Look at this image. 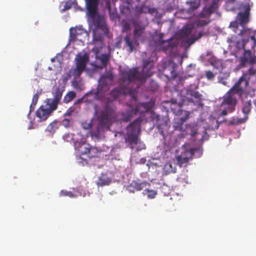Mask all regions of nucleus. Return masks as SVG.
Here are the masks:
<instances>
[{
	"label": "nucleus",
	"mask_w": 256,
	"mask_h": 256,
	"mask_svg": "<svg viewBox=\"0 0 256 256\" xmlns=\"http://www.w3.org/2000/svg\"><path fill=\"white\" fill-rule=\"evenodd\" d=\"M71 114V112H66L65 114H64V116H70Z\"/></svg>",
	"instance_id": "58"
},
{
	"label": "nucleus",
	"mask_w": 256,
	"mask_h": 256,
	"mask_svg": "<svg viewBox=\"0 0 256 256\" xmlns=\"http://www.w3.org/2000/svg\"><path fill=\"white\" fill-rule=\"evenodd\" d=\"M145 191H146V194H147L148 198H154L156 196L157 194L156 192L154 190H150L146 189Z\"/></svg>",
	"instance_id": "40"
},
{
	"label": "nucleus",
	"mask_w": 256,
	"mask_h": 256,
	"mask_svg": "<svg viewBox=\"0 0 256 256\" xmlns=\"http://www.w3.org/2000/svg\"><path fill=\"white\" fill-rule=\"evenodd\" d=\"M242 8L244 10V12H239L238 16L240 24L244 26L249 22L250 6L248 4H245L242 6Z\"/></svg>",
	"instance_id": "13"
},
{
	"label": "nucleus",
	"mask_w": 256,
	"mask_h": 256,
	"mask_svg": "<svg viewBox=\"0 0 256 256\" xmlns=\"http://www.w3.org/2000/svg\"><path fill=\"white\" fill-rule=\"evenodd\" d=\"M94 40H95L102 41V36H99L98 38H96V32H94Z\"/></svg>",
	"instance_id": "52"
},
{
	"label": "nucleus",
	"mask_w": 256,
	"mask_h": 256,
	"mask_svg": "<svg viewBox=\"0 0 256 256\" xmlns=\"http://www.w3.org/2000/svg\"><path fill=\"white\" fill-rule=\"evenodd\" d=\"M83 128L84 129L88 130L90 129L92 127V124L91 122L90 123H85L82 124Z\"/></svg>",
	"instance_id": "48"
},
{
	"label": "nucleus",
	"mask_w": 256,
	"mask_h": 256,
	"mask_svg": "<svg viewBox=\"0 0 256 256\" xmlns=\"http://www.w3.org/2000/svg\"><path fill=\"white\" fill-rule=\"evenodd\" d=\"M256 76V68H254L253 67H250L247 72L243 74L240 76L238 80L236 82L238 84L239 86H240L242 82H244V88L247 86L248 84V80L254 76Z\"/></svg>",
	"instance_id": "11"
},
{
	"label": "nucleus",
	"mask_w": 256,
	"mask_h": 256,
	"mask_svg": "<svg viewBox=\"0 0 256 256\" xmlns=\"http://www.w3.org/2000/svg\"><path fill=\"white\" fill-rule=\"evenodd\" d=\"M72 86L75 88H76V86L78 85V82L76 80H73L72 82Z\"/></svg>",
	"instance_id": "56"
},
{
	"label": "nucleus",
	"mask_w": 256,
	"mask_h": 256,
	"mask_svg": "<svg viewBox=\"0 0 256 256\" xmlns=\"http://www.w3.org/2000/svg\"><path fill=\"white\" fill-rule=\"evenodd\" d=\"M62 92L60 91L59 88H57L55 92L53 98H47L46 100V104L48 106V109L52 112L57 109L58 105L62 98Z\"/></svg>",
	"instance_id": "9"
},
{
	"label": "nucleus",
	"mask_w": 256,
	"mask_h": 256,
	"mask_svg": "<svg viewBox=\"0 0 256 256\" xmlns=\"http://www.w3.org/2000/svg\"><path fill=\"white\" fill-rule=\"evenodd\" d=\"M249 42L248 39H244L242 40L237 41L236 42V46L238 49H244L248 48L247 44Z\"/></svg>",
	"instance_id": "33"
},
{
	"label": "nucleus",
	"mask_w": 256,
	"mask_h": 256,
	"mask_svg": "<svg viewBox=\"0 0 256 256\" xmlns=\"http://www.w3.org/2000/svg\"><path fill=\"white\" fill-rule=\"evenodd\" d=\"M164 169L166 170V172L168 173H170V172H176V168H173L172 164L170 162H167L164 166Z\"/></svg>",
	"instance_id": "37"
},
{
	"label": "nucleus",
	"mask_w": 256,
	"mask_h": 256,
	"mask_svg": "<svg viewBox=\"0 0 256 256\" xmlns=\"http://www.w3.org/2000/svg\"><path fill=\"white\" fill-rule=\"evenodd\" d=\"M176 67V64L172 60H168L165 62L163 71L164 74L169 78H176L177 76Z\"/></svg>",
	"instance_id": "10"
},
{
	"label": "nucleus",
	"mask_w": 256,
	"mask_h": 256,
	"mask_svg": "<svg viewBox=\"0 0 256 256\" xmlns=\"http://www.w3.org/2000/svg\"><path fill=\"white\" fill-rule=\"evenodd\" d=\"M74 4V2L71 0L66 2L64 6V10H68L70 9L72 6Z\"/></svg>",
	"instance_id": "42"
},
{
	"label": "nucleus",
	"mask_w": 256,
	"mask_h": 256,
	"mask_svg": "<svg viewBox=\"0 0 256 256\" xmlns=\"http://www.w3.org/2000/svg\"><path fill=\"white\" fill-rule=\"evenodd\" d=\"M229 112L228 109V107L226 108L223 110L222 112L220 115L222 116H226L228 114V112Z\"/></svg>",
	"instance_id": "50"
},
{
	"label": "nucleus",
	"mask_w": 256,
	"mask_h": 256,
	"mask_svg": "<svg viewBox=\"0 0 256 256\" xmlns=\"http://www.w3.org/2000/svg\"><path fill=\"white\" fill-rule=\"evenodd\" d=\"M114 116V109L109 104H107L104 109L100 112L98 117V123L96 130L91 132V135L98 137L100 134V130H110L112 118Z\"/></svg>",
	"instance_id": "2"
},
{
	"label": "nucleus",
	"mask_w": 256,
	"mask_h": 256,
	"mask_svg": "<svg viewBox=\"0 0 256 256\" xmlns=\"http://www.w3.org/2000/svg\"><path fill=\"white\" fill-rule=\"evenodd\" d=\"M124 28L125 30H130V26L128 23H126L124 24Z\"/></svg>",
	"instance_id": "55"
},
{
	"label": "nucleus",
	"mask_w": 256,
	"mask_h": 256,
	"mask_svg": "<svg viewBox=\"0 0 256 256\" xmlns=\"http://www.w3.org/2000/svg\"><path fill=\"white\" fill-rule=\"evenodd\" d=\"M39 98V94L36 93L34 95L32 99V103L34 104V105H36Z\"/></svg>",
	"instance_id": "46"
},
{
	"label": "nucleus",
	"mask_w": 256,
	"mask_h": 256,
	"mask_svg": "<svg viewBox=\"0 0 256 256\" xmlns=\"http://www.w3.org/2000/svg\"><path fill=\"white\" fill-rule=\"evenodd\" d=\"M80 150L82 154H87L89 158H94L96 155L92 154V152H96V148L90 146L88 144H84L80 146Z\"/></svg>",
	"instance_id": "22"
},
{
	"label": "nucleus",
	"mask_w": 256,
	"mask_h": 256,
	"mask_svg": "<svg viewBox=\"0 0 256 256\" xmlns=\"http://www.w3.org/2000/svg\"><path fill=\"white\" fill-rule=\"evenodd\" d=\"M96 14L92 17L90 16L92 20V23L96 30L101 29L104 30L106 28V26L102 18L100 16H96Z\"/></svg>",
	"instance_id": "19"
},
{
	"label": "nucleus",
	"mask_w": 256,
	"mask_h": 256,
	"mask_svg": "<svg viewBox=\"0 0 256 256\" xmlns=\"http://www.w3.org/2000/svg\"><path fill=\"white\" fill-rule=\"evenodd\" d=\"M133 24L134 26V40L131 39L130 36L128 34H127L124 38L125 45L129 48L130 52L134 50H136L135 45H138L140 42H144L146 36L145 26L136 21L134 22Z\"/></svg>",
	"instance_id": "3"
},
{
	"label": "nucleus",
	"mask_w": 256,
	"mask_h": 256,
	"mask_svg": "<svg viewBox=\"0 0 256 256\" xmlns=\"http://www.w3.org/2000/svg\"><path fill=\"white\" fill-rule=\"evenodd\" d=\"M196 152L198 153V156H200L202 154V150L200 148H190L188 149L186 148H182L180 154L178 156L186 158L190 160L193 158Z\"/></svg>",
	"instance_id": "12"
},
{
	"label": "nucleus",
	"mask_w": 256,
	"mask_h": 256,
	"mask_svg": "<svg viewBox=\"0 0 256 256\" xmlns=\"http://www.w3.org/2000/svg\"><path fill=\"white\" fill-rule=\"evenodd\" d=\"M192 28L190 26H184L182 30L181 34L182 36H186L190 34Z\"/></svg>",
	"instance_id": "38"
},
{
	"label": "nucleus",
	"mask_w": 256,
	"mask_h": 256,
	"mask_svg": "<svg viewBox=\"0 0 256 256\" xmlns=\"http://www.w3.org/2000/svg\"><path fill=\"white\" fill-rule=\"evenodd\" d=\"M160 44L165 52L171 51L175 46H176V44L172 42L170 40L162 41L161 44Z\"/></svg>",
	"instance_id": "26"
},
{
	"label": "nucleus",
	"mask_w": 256,
	"mask_h": 256,
	"mask_svg": "<svg viewBox=\"0 0 256 256\" xmlns=\"http://www.w3.org/2000/svg\"><path fill=\"white\" fill-rule=\"evenodd\" d=\"M35 106L36 105H34V104H33L32 103L31 104L30 106V111H29V113L28 114V116H29V115L30 114V112L34 110V108H35Z\"/></svg>",
	"instance_id": "49"
},
{
	"label": "nucleus",
	"mask_w": 256,
	"mask_h": 256,
	"mask_svg": "<svg viewBox=\"0 0 256 256\" xmlns=\"http://www.w3.org/2000/svg\"><path fill=\"white\" fill-rule=\"evenodd\" d=\"M252 108V102L250 100H244L242 102V112L244 114V118H236V120L230 121V124H239L244 122L248 118V114L250 112Z\"/></svg>",
	"instance_id": "8"
},
{
	"label": "nucleus",
	"mask_w": 256,
	"mask_h": 256,
	"mask_svg": "<svg viewBox=\"0 0 256 256\" xmlns=\"http://www.w3.org/2000/svg\"><path fill=\"white\" fill-rule=\"evenodd\" d=\"M244 50V52L243 57L242 60V62L244 63L246 62H249L250 64L256 63V56H252L251 51L248 48H245Z\"/></svg>",
	"instance_id": "21"
},
{
	"label": "nucleus",
	"mask_w": 256,
	"mask_h": 256,
	"mask_svg": "<svg viewBox=\"0 0 256 256\" xmlns=\"http://www.w3.org/2000/svg\"><path fill=\"white\" fill-rule=\"evenodd\" d=\"M190 4V8L188 10L189 13L198 8L200 5V0H194V1H190L187 2Z\"/></svg>",
	"instance_id": "31"
},
{
	"label": "nucleus",
	"mask_w": 256,
	"mask_h": 256,
	"mask_svg": "<svg viewBox=\"0 0 256 256\" xmlns=\"http://www.w3.org/2000/svg\"><path fill=\"white\" fill-rule=\"evenodd\" d=\"M134 114L133 110H128L124 112L118 113L116 116V120L122 122H127L130 120Z\"/></svg>",
	"instance_id": "16"
},
{
	"label": "nucleus",
	"mask_w": 256,
	"mask_h": 256,
	"mask_svg": "<svg viewBox=\"0 0 256 256\" xmlns=\"http://www.w3.org/2000/svg\"><path fill=\"white\" fill-rule=\"evenodd\" d=\"M76 96V94L74 91L69 92L66 94L64 98V103H68L71 102Z\"/></svg>",
	"instance_id": "34"
},
{
	"label": "nucleus",
	"mask_w": 256,
	"mask_h": 256,
	"mask_svg": "<svg viewBox=\"0 0 256 256\" xmlns=\"http://www.w3.org/2000/svg\"><path fill=\"white\" fill-rule=\"evenodd\" d=\"M142 122L140 118H138L126 127V132L124 136V141L126 144L130 146L132 148H133L132 146L136 144L140 140L138 136L140 133Z\"/></svg>",
	"instance_id": "4"
},
{
	"label": "nucleus",
	"mask_w": 256,
	"mask_h": 256,
	"mask_svg": "<svg viewBox=\"0 0 256 256\" xmlns=\"http://www.w3.org/2000/svg\"><path fill=\"white\" fill-rule=\"evenodd\" d=\"M85 30L79 27H75L74 28H70V37L71 40H76L77 36L84 33H85Z\"/></svg>",
	"instance_id": "24"
},
{
	"label": "nucleus",
	"mask_w": 256,
	"mask_h": 256,
	"mask_svg": "<svg viewBox=\"0 0 256 256\" xmlns=\"http://www.w3.org/2000/svg\"><path fill=\"white\" fill-rule=\"evenodd\" d=\"M206 76L208 80H212L214 77V75L213 72L210 70L206 72Z\"/></svg>",
	"instance_id": "43"
},
{
	"label": "nucleus",
	"mask_w": 256,
	"mask_h": 256,
	"mask_svg": "<svg viewBox=\"0 0 256 256\" xmlns=\"http://www.w3.org/2000/svg\"><path fill=\"white\" fill-rule=\"evenodd\" d=\"M243 92V87L236 83L224 96L222 105L227 106L228 112H232L234 110L237 103L236 94H241Z\"/></svg>",
	"instance_id": "5"
},
{
	"label": "nucleus",
	"mask_w": 256,
	"mask_h": 256,
	"mask_svg": "<svg viewBox=\"0 0 256 256\" xmlns=\"http://www.w3.org/2000/svg\"><path fill=\"white\" fill-rule=\"evenodd\" d=\"M154 68V62L152 61L144 60L142 70V74L144 78L150 76L153 72L152 69Z\"/></svg>",
	"instance_id": "18"
},
{
	"label": "nucleus",
	"mask_w": 256,
	"mask_h": 256,
	"mask_svg": "<svg viewBox=\"0 0 256 256\" xmlns=\"http://www.w3.org/2000/svg\"><path fill=\"white\" fill-rule=\"evenodd\" d=\"M210 22V20L207 21L204 20H200L197 22L196 25L198 26H204L207 25Z\"/></svg>",
	"instance_id": "41"
},
{
	"label": "nucleus",
	"mask_w": 256,
	"mask_h": 256,
	"mask_svg": "<svg viewBox=\"0 0 256 256\" xmlns=\"http://www.w3.org/2000/svg\"><path fill=\"white\" fill-rule=\"evenodd\" d=\"M60 196L64 197L68 196L70 198H75L76 196L72 192L68 191L66 190H62L60 192Z\"/></svg>",
	"instance_id": "35"
},
{
	"label": "nucleus",
	"mask_w": 256,
	"mask_h": 256,
	"mask_svg": "<svg viewBox=\"0 0 256 256\" xmlns=\"http://www.w3.org/2000/svg\"><path fill=\"white\" fill-rule=\"evenodd\" d=\"M114 75L111 72H108L104 76H103V78L105 79H108L112 81L113 80Z\"/></svg>",
	"instance_id": "45"
},
{
	"label": "nucleus",
	"mask_w": 256,
	"mask_h": 256,
	"mask_svg": "<svg viewBox=\"0 0 256 256\" xmlns=\"http://www.w3.org/2000/svg\"><path fill=\"white\" fill-rule=\"evenodd\" d=\"M121 91L118 88H114L110 92V95L114 98V99H116L120 96Z\"/></svg>",
	"instance_id": "39"
},
{
	"label": "nucleus",
	"mask_w": 256,
	"mask_h": 256,
	"mask_svg": "<svg viewBox=\"0 0 256 256\" xmlns=\"http://www.w3.org/2000/svg\"><path fill=\"white\" fill-rule=\"evenodd\" d=\"M148 182H140L139 180H132L127 187V190L134 192L136 190H140L144 187H146Z\"/></svg>",
	"instance_id": "17"
},
{
	"label": "nucleus",
	"mask_w": 256,
	"mask_h": 256,
	"mask_svg": "<svg viewBox=\"0 0 256 256\" xmlns=\"http://www.w3.org/2000/svg\"><path fill=\"white\" fill-rule=\"evenodd\" d=\"M76 60V66L85 69L86 64L88 61V57L86 54H84L82 56L78 55Z\"/></svg>",
	"instance_id": "23"
},
{
	"label": "nucleus",
	"mask_w": 256,
	"mask_h": 256,
	"mask_svg": "<svg viewBox=\"0 0 256 256\" xmlns=\"http://www.w3.org/2000/svg\"><path fill=\"white\" fill-rule=\"evenodd\" d=\"M98 153V151L97 150H96V152H92V154H95L96 155V156L94 157L97 156V154Z\"/></svg>",
	"instance_id": "59"
},
{
	"label": "nucleus",
	"mask_w": 256,
	"mask_h": 256,
	"mask_svg": "<svg viewBox=\"0 0 256 256\" xmlns=\"http://www.w3.org/2000/svg\"><path fill=\"white\" fill-rule=\"evenodd\" d=\"M196 40H198V38H196L191 37L188 38L186 40V42L188 44H194Z\"/></svg>",
	"instance_id": "47"
},
{
	"label": "nucleus",
	"mask_w": 256,
	"mask_h": 256,
	"mask_svg": "<svg viewBox=\"0 0 256 256\" xmlns=\"http://www.w3.org/2000/svg\"><path fill=\"white\" fill-rule=\"evenodd\" d=\"M210 5L208 7H204L200 16L202 18H209L210 15L215 12L218 8V3L220 0H204Z\"/></svg>",
	"instance_id": "7"
},
{
	"label": "nucleus",
	"mask_w": 256,
	"mask_h": 256,
	"mask_svg": "<svg viewBox=\"0 0 256 256\" xmlns=\"http://www.w3.org/2000/svg\"><path fill=\"white\" fill-rule=\"evenodd\" d=\"M252 34H254L255 36V34H256V30L254 31H252Z\"/></svg>",
	"instance_id": "61"
},
{
	"label": "nucleus",
	"mask_w": 256,
	"mask_h": 256,
	"mask_svg": "<svg viewBox=\"0 0 256 256\" xmlns=\"http://www.w3.org/2000/svg\"><path fill=\"white\" fill-rule=\"evenodd\" d=\"M58 122L54 121L50 123L46 128V130L50 134H54L58 129Z\"/></svg>",
	"instance_id": "32"
},
{
	"label": "nucleus",
	"mask_w": 256,
	"mask_h": 256,
	"mask_svg": "<svg viewBox=\"0 0 256 256\" xmlns=\"http://www.w3.org/2000/svg\"><path fill=\"white\" fill-rule=\"evenodd\" d=\"M110 180L108 178L103 175L99 178L98 181L97 182V185L98 186L108 185L110 182Z\"/></svg>",
	"instance_id": "28"
},
{
	"label": "nucleus",
	"mask_w": 256,
	"mask_h": 256,
	"mask_svg": "<svg viewBox=\"0 0 256 256\" xmlns=\"http://www.w3.org/2000/svg\"><path fill=\"white\" fill-rule=\"evenodd\" d=\"M84 70V68L78 67L76 66V68L73 70L72 75L75 78H78L80 76L82 72Z\"/></svg>",
	"instance_id": "36"
},
{
	"label": "nucleus",
	"mask_w": 256,
	"mask_h": 256,
	"mask_svg": "<svg viewBox=\"0 0 256 256\" xmlns=\"http://www.w3.org/2000/svg\"><path fill=\"white\" fill-rule=\"evenodd\" d=\"M235 2V0H228L226 1V4H230V3H233Z\"/></svg>",
	"instance_id": "57"
},
{
	"label": "nucleus",
	"mask_w": 256,
	"mask_h": 256,
	"mask_svg": "<svg viewBox=\"0 0 256 256\" xmlns=\"http://www.w3.org/2000/svg\"><path fill=\"white\" fill-rule=\"evenodd\" d=\"M238 34L244 38H246V39L250 40V38L252 41L255 38L254 34H252V31L250 28H244Z\"/></svg>",
	"instance_id": "27"
},
{
	"label": "nucleus",
	"mask_w": 256,
	"mask_h": 256,
	"mask_svg": "<svg viewBox=\"0 0 256 256\" xmlns=\"http://www.w3.org/2000/svg\"><path fill=\"white\" fill-rule=\"evenodd\" d=\"M98 59L101 62L100 68H106L108 64L110 59V56L109 55L107 54H102L99 56Z\"/></svg>",
	"instance_id": "30"
},
{
	"label": "nucleus",
	"mask_w": 256,
	"mask_h": 256,
	"mask_svg": "<svg viewBox=\"0 0 256 256\" xmlns=\"http://www.w3.org/2000/svg\"><path fill=\"white\" fill-rule=\"evenodd\" d=\"M138 68H126L120 71V84L127 86L131 82H134L140 79Z\"/></svg>",
	"instance_id": "6"
},
{
	"label": "nucleus",
	"mask_w": 256,
	"mask_h": 256,
	"mask_svg": "<svg viewBox=\"0 0 256 256\" xmlns=\"http://www.w3.org/2000/svg\"><path fill=\"white\" fill-rule=\"evenodd\" d=\"M176 158L177 164L180 167H186L188 164L190 160L186 158L178 156Z\"/></svg>",
	"instance_id": "29"
},
{
	"label": "nucleus",
	"mask_w": 256,
	"mask_h": 256,
	"mask_svg": "<svg viewBox=\"0 0 256 256\" xmlns=\"http://www.w3.org/2000/svg\"><path fill=\"white\" fill-rule=\"evenodd\" d=\"M250 48L252 49L254 48L255 46H256V38H254V39L253 40L252 43L250 44Z\"/></svg>",
	"instance_id": "53"
},
{
	"label": "nucleus",
	"mask_w": 256,
	"mask_h": 256,
	"mask_svg": "<svg viewBox=\"0 0 256 256\" xmlns=\"http://www.w3.org/2000/svg\"><path fill=\"white\" fill-rule=\"evenodd\" d=\"M190 114V112L188 110L184 111V116L180 118H175V122L174 124V130H178L180 132H183L184 130L183 124L184 122L188 120Z\"/></svg>",
	"instance_id": "15"
},
{
	"label": "nucleus",
	"mask_w": 256,
	"mask_h": 256,
	"mask_svg": "<svg viewBox=\"0 0 256 256\" xmlns=\"http://www.w3.org/2000/svg\"><path fill=\"white\" fill-rule=\"evenodd\" d=\"M100 0H85L88 14L94 16L97 13L98 6Z\"/></svg>",
	"instance_id": "14"
},
{
	"label": "nucleus",
	"mask_w": 256,
	"mask_h": 256,
	"mask_svg": "<svg viewBox=\"0 0 256 256\" xmlns=\"http://www.w3.org/2000/svg\"><path fill=\"white\" fill-rule=\"evenodd\" d=\"M206 32H204L203 31L199 32L198 36L196 38L198 39L200 38L202 36L206 34Z\"/></svg>",
	"instance_id": "51"
},
{
	"label": "nucleus",
	"mask_w": 256,
	"mask_h": 256,
	"mask_svg": "<svg viewBox=\"0 0 256 256\" xmlns=\"http://www.w3.org/2000/svg\"><path fill=\"white\" fill-rule=\"evenodd\" d=\"M52 112L44 106H40L36 112V116L41 121L46 120L50 116Z\"/></svg>",
	"instance_id": "20"
},
{
	"label": "nucleus",
	"mask_w": 256,
	"mask_h": 256,
	"mask_svg": "<svg viewBox=\"0 0 256 256\" xmlns=\"http://www.w3.org/2000/svg\"><path fill=\"white\" fill-rule=\"evenodd\" d=\"M70 120L68 118H64L62 121V124L65 128H68L70 126Z\"/></svg>",
	"instance_id": "44"
},
{
	"label": "nucleus",
	"mask_w": 256,
	"mask_h": 256,
	"mask_svg": "<svg viewBox=\"0 0 256 256\" xmlns=\"http://www.w3.org/2000/svg\"><path fill=\"white\" fill-rule=\"evenodd\" d=\"M202 95L196 90V88L193 89L188 87L186 89L184 96H182L181 103L177 102L174 99L171 100L170 109L176 116H180L184 111L182 107L185 106H202Z\"/></svg>",
	"instance_id": "1"
},
{
	"label": "nucleus",
	"mask_w": 256,
	"mask_h": 256,
	"mask_svg": "<svg viewBox=\"0 0 256 256\" xmlns=\"http://www.w3.org/2000/svg\"><path fill=\"white\" fill-rule=\"evenodd\" d=\"M82 98H80V99L77 100L76 103L77 104H80V103L82 102Z\"/></svg>",
	"instance_id": "60"
},
{
	"label": "nucleus",
	"mask_w": 256,
	"mask_h": 256,
	"mask_svg": "<svg viewBox=\"0 0 256 256\" xmlns=\"http://www.w3.org/2000/svg\"><path fill=\"white\" fill-rule=\"evenodd\" d=\"M149 108L148 107L146 103H140L137 104L136 107L132 109L133 110L134 114H141L146 112L148 110Z\"/></svg>",
	"instance_id": "25"
},
{
	"label": "nucleus",
	"mask_w": 256,
	"mask_h": 256,
	"mask_svg": "<svg viewBox=\"0 0 256 256\" xmlns=\"http://www.w3.org/2000/svg\"><path fill=\"white\" fill-rule=\"evenodd\" d=\"M164 36L163 34H160L159 35V38H158V42L159 44H161L162 41H164V40H162V37Z\"/></svg>",
	"instance_id": "54"
}]
</instances>
